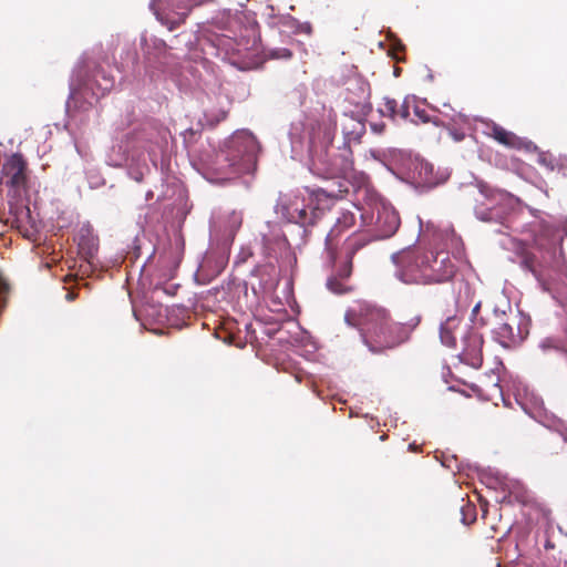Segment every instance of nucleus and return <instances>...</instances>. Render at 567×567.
Listing matches in <instances>:
<instances>
[{
  "label": "nucleus",
  "instance_id": "obj_17",
  "mask_svg": "<svg viewBox=\"0 0 567 567\" xmlns=\"http://www.w3.org/2000/svg\"><path fill=\"white\" fill-rule=\"evenodd\" d=\"M456 318H449L444 323L441 324L440 337L442 342L447 347H455L456 337L453 329L456 327Z\"/></svg>",
  "mask_w": 567,
  "mask_h": 567
},
{
  "label": "nucleus",
  "instance_id": "obj_6",
  "mask_svg": "<svg viewBox=\"0 0 567 567\" xmlns=\"http://www.w3.org/2000/svg\"><path fill=\"white\" fill-rule=\"evenodd\" d=\"M10 187L14 196H20L28 190V163L23 155L14 153L8 157L1 167L0 182Z\"/></svg>",
  "mask_w": 567,
  "mask_h": 567
},
{
  "label": "nucleus",
  "instance_id": "obj_27",
  "mask_svg": "<svg viewBox=\"0 0 567 567\" xmlns=\"http://www.w3.org/2000/svg\"><path fill=\"white\" fill-rule=\"evenodd\" d=\"M370 126H371V130L374 133H378V134H381V133H383L385 131V124L384 123H371Z\"/></svg>",
  "mask_w": 567,
  "mask_h": 567
},
{
  "label": "nucleus",
  "instance_id": "obj_25",
  "mask_svg": "<svg viewBox=\"0 0 567 567\" xmlns=\"http://www.w3.org/2000/svg\"><path fill=\"white\" fill-rule=\"evenodd\" d=\"M8 291H9L8 284L0 276V312L6 307Z\"/></svg>",
  "mask_w": 567,
  "mask_h": 567
},
{
  "label": "nucleus",
  "instance_id": "obj_22",
  "mask_svg": "<svg viewBox=\"0 0 567 567\" xmlns=\"http://www.w3.org/2000/svg\"><path fill=\"white\" fill-rule=\"evenodd\" d=\"M413 113L416 117V120H412L414 123H430L432 122L433 124L435 125H439V121L437 118H432L429 113L426 112L425 109L419 106V105H413Z\"/></svg>",
  "mask_w": 567,
  "mask_h": 567
},
{
  "label": "nucleus",
  "instance_id": "obj_28",
  "mask_svg": "<svg viewBox=\"0 0 567 567\" xmlns=\"http://www.w3.org/2000/svg\"><path fill=\"white\" fill-rule=\"evenodd\" d=\"M66 299L69 301H73L75 299V293L73 291H70L66 293Z\"/></svg>",
  "mask_w": 567,
  "mask_h": 567
},
{
  "label": "nucleus",
  "instance_id": "obj_10",
  "mask_svg": "<svg viewBox=\"0 0 567 567\" xmlns=\"http://www.w3.org/2000/svg\"><path fill=\"white\" fill-rule=\"evenodd\" d=\"M483 337L477 331H470L464 339V348L461 353L462 360L473 367L480 368L483 363Z\"/></svg>",
  "mask_w": 567,
  "mask_h": 567
},
{
  "label": "nucleus",
  "instance_id": "obj_18",
  "mask_svg": "<svg viewBox=\"0 0 567 567\" xmlns=\"http://www.w3.org/2000/svg\"><path fill=\"white\" fill-rule=\"evenodd\" d=\"M280 23L285 27H288L295 33H303L310 35L312 33V27L309 22H299L291 16H285L280 19Z\"/></svg>",
  "mask_w": 567,
  "mask_h": 567
},
{
  "label": "nucleus",
  "instance_id": "obj_4",
  "mask_svg": "<svg viewBox=\"0 0 567 567\" xmlns=\"http://www.w3.org/2000/svg\"><path fill=\"white\" fill-rule=\"evenodd\" d=\"M396 266L395 276L404 284L424 285L425 267L427 262V251L420 248H406L392 256Z\"/></svg>",
  "mask_w": 567,
  "mask_h": 567
},
{
  "label": "nucleus",
  "instance_id": "obj_24",
  "mask_svg": "<svg viewBox=\"0 0 567 567\" xmlns=\"http://www.w3.org/2000/svg\"><path fill=\"white\" fill-rule=\"evenodd\" d=\"M271 59H285L289 60L292 58V52L287 48H277L269 52Z\"/></svg>",
  "mask_w": 567,
  "mask_h": 567
},
{
  "label": "nucleus",
  "instance_id": "obj_29",
  "mask_svg": "<svg viewBox=\"0 0 567 567\" xmlns=\"http://www.w3.org/2000/svg\"><path fill=\"white\" fill-rule=\"evenodd\" d=\"M480 307H481V302H478L472 310L473 315H476L480 310Z\"/></svg>",
  "mask_w": 567,
  "mask_h": 567
},
{
  "label": "nucleus",
  "instance_id": "obj_26",
  "mask_svg": "<svg viewBox=\"0 0 567 567\" xmlns=\"http://www.w3.org/2000/svg\"><path fill=\"white\" fill-rule=\"evenodd\" d=\"M540 347L544 350L554 349V350L558 351L559 353H561L567 359V350H565L563 347H560L558 344H554L553 341L549 339H546L545 341H543Z\"/></svg>",
  "mask_w": 567,
  "mask_h": 567
},
{
  "label": "nucleus",
  "instance_id": "obj_32",
  "mask_svg": "<svg viewBox=\"0 0 567 567\" xmlns=\"http://www.w3.org/2000/svg\"><path fill=\"white\" fill-rule=\"evenodd\" d=\"M565 441L567 442V439H565Z\"/></svg>",
  "mask_w": 567,
  "mask_h": 567
},
{
  "label": "nucleus",
  "instance_id": "obj_1",
  "mask_svg": "<svg viewBox=\"0 0 567 567\" xmlns=\"http://www.w3.org/2000/svg\"><path fill=\"white\" fill-rule=\"evenodd\" d=\"M337 131V114L329 110L311 126L309 145L310 171L327 179H338L337 188H318L315 195L332 199L342 198L348 194L347 179L354 175L352 151L349 146L339 153L331 154L330 146Z\"/></svg>",
  "mask_w": 567,
  "mask_h": 567
},
{
  "label": "nucleus",
  "instance_id": "obj_7",
  "mask_svg": "<svg viewBox=\"0 0 567 567\" xmlns=\"http://www.w3.org/2000/svg\"><path fill=\"white\" fill-rule=\"evenodd\" d=\"M424 285L442 284L450 281L456 274V266L445 251H427Z\"/></svg>",
  "mask_w": 567,
  "mask_h": 567
},
{
  "label": "nucleus",
  "instance_id": "obj_3",
  "mask_svg": "<svg viewBox=\"0 0 567 567\" xmlns=\"http://www.w3.org/2000/svg\"><path fill=\"white\" fill-rule=\"evenodd\" d=\"M259 151L260 145L255 135L248 131L237 132L226 148L216 155L214 169L225 179L252 173L257 166Z\"/></svg>",
  "mask_w": 567,
  "mask_h": 567
},
{
  "label": "nucleus",
  "instance_id": "obj_14",
  "mask_svg": "<svg viewBox=\"0 0 567 567\" xmlns=\"http://www.w3.org/2000/svg\"><path fill=\"white\" fill-rule=\"evenodd\" d=\"M342 133L348 144L351 142H360L365 133V124L359 118L347 116L342 123Z\"/></svg>",
  "mask_w": 567,
  "mask_h": 567
},
{
  "label": "nucleus",
  "instance_id": "obj_8",
  "mask_svg": "<svg viewBox=\"0 0 567 567\" xmlns=\"http://www.w3.org/2000/svg\"><path fill=\"white\" fill-rule=\"evenodd\" d=\"M400 226V217L393 207L381 205L377 208V216L373 223V235L365 234L372 240L386 239L392 237Z\"/></svg>",
  "mask_w": 567,
  "mask_h": 567
},
{
  "label": "nucleus",
  "instance_id": "obj_30",
  "mask_svg": "<svg viewBox=\"0 0 567 567\" xmlns=\"http://www.w3.org/2000/svg\"><path fill=\"white\" fill-rule=\"evenodd\" d=\"M113 85V82L110 83V85L104 86V90H109Z\"/></svg>",
  "mask_w": 567,
  "mask_h": 567
},
{
  "label": "nucleus",
  "instance_id": "obj_12",
  "mask_svg": "<svg viewBox=\"0 0 567 567\" xmlns=\"http://www.w3.org/2000/svg\"><path fill=\"white\" fill-rule=\"evenodd\" d=\"M488 135L499 144L514 150H520L525 146V141L517 136L515 133L505 130L496 123L489 125Z\"/></svg>",
  "mask_w": 567,
  "mask_h": 567
},
{
  "label": "nucleus",
  "instance_id": "obj_13",
  "mask_svg": "<svg viewBox=\"0 0 567 567\" xmlns=\"http://www.w3.org/2000/svg\"><path fill=\"white\" fill-rule=\"evenodd\" d=\"M413 174L416 183L422 187L432 188L440 183L434 175L433 165L427 162H417Z\"/></svg>",
  "mask_w": 567,
  "mask_h": 567
},
{
  "label": "nucleus",
  "instance_id": "obj_23",
  "mask_svg": "<svg viewBox=\"0 0 567 567\" xmlns=\"http://www.w3.org/2000/svg\"><path fill=\"white\" fill-rule=\"evenodd\" d=\"M414 105V99L405 97L400 107L398 106V116L403 120H408L410 117V109Z\"/></svg>",
  "mask_w": 567,
  "mask_h": 567
},
{
  "label": "nucleus",
  "instance_id": "obj_9",
  "mask_svg": "<svg viewBox=\"0 0 567 567\" xmlns=\"http://www.w3.org/2000/svg\"><path fill=\"white\" fill-rule=\"evenodd\" d=\"M281 215L290 223L298 224L302 227L313 225L315 212L308 210L303 203V198L293 195L280 204Z\"/></svg>",
  "mask_w": 567,
  "mask_h": 567
},
{
  "label": "nucleus",
  "instance_id": "obj_2",
  "mask_svg": "<svg viewBox=\"0 0 567 567\" xmlns=\"http://www.w3.org/2000/svg\"><path fill=\"white\" fill-rule=\"evenodd\" d=\"M346 321L359 329L363 342L373 353L394 349L410 339L421 322L416 316L408 322H396L383 307L359 301L346 312Z\"/></svg>",
  "mask_w": 567,
  "mask_h": 567
},
{
  "label": "nucleus",
  "instance_id": "obj_20",
  "mask_svg": "<svg viewBox=\"0 0 567 567\" xmlns=\"http://www.w3.org/2000/svg\"><path fill=\"white\" fill-rule=\"evenodd\" d=\"M518 256L520 258V265L526 270L535 272V266H536V257L535 255L529 251L527 248L522 247L518 250Z\"/></svg>",
  "mask_w": 567,
  "mask_h": 567
},
{
  "label": "nucleus",
  "instance_id": "obj_11",
  "mask_svg": "<svg viewBox=\"0 0 567 567\" xmlns=\"http://www.w3.org/2000/svg\"><path fill=\"white\" fill-rule=\"evenodd\" d=\"M355 224V216L351 212H342L340 216L337 218L334 226L331 228L330 233L326 239V249L328 256L331 257L332 260H336V244L334 240L347 229L353 227Z\"/></svg>",
  "mask_w": 567,
  "mask_h": 567
},
{
  "label": "nucleus",
  "instance_id": "obj_31",
  "mask_svg": "<svg viewBox=\"0 0 567 567\" xmlns=\"http://www.w3.org/2000/svg\"><path fill=\"white\" fill-rule=\"evenodd\" d=\"M564 567H567V561L565 563Z\"/></svg>",
  "mask_w": 567,
  "mask_h": 567
},
{
  "label": "nucleus",
  "instance_id": "obj_16",
  "mask_svg": "<svg viewBox=\"0 0 567 567\" xmlns=\"http://www.w3.org/2000/svg\"><path fill=\"white\" fill-rule=\"evenodd\" d=\"M494 332L502 344H507L515 340L516 333L514 327L509 322L508 318L501 320L497 327L494 328Z\"/></svg>",
  "mask_w": 567,
  "mask_h": 567
},
{
  "label": "nucleus",
  "instance_id": "obj_5",
  "mask_svg": "<svg viewBox=\"0 0 567 567\" xmlns=\"http://www.w3.org/2000/svg\"><path fill=\"white\" fill-rule=\"evenodd\" d=\"M369 243H371V238L368 237L365 233H354L349 236L344 240L340 254L336 251V260H332L329 256L334 268V274L341 279H349L352 275V259L354 255Z\"/></svg>",
  "mask_w": 567,
  "mask_h": 567
},
{
  "label": "nucleus",
  "instance_id": "obj_21",
  "mask_svg": "<svg viewBox=\"0 0 567 567\" xmlns=\"http://www.w3.org/2000/svg\"><path fill=\"white\" fill-rule=\"evenodd\" d=\"M382 116H388L395 120L398 116V102L394 99L384 97L382 106L379 109Z\"/></svg>",
  "mask_w": 567,
  "mask_h": 567
},
{
  "label": "nucleus",
  "instance_id": "obj_15",
  "mask_svg": "<svg viewBox=\"0 0 567 567\" xmlns=\"http://www.w3.org/2000/svg\"><path fill=\"white\" fill-rule=\"evenodd\" d=\"M561 237L551 228H543L535 237L534 243L539 249L554 251Z\"/></svg>",
  "mask_w": 567,
  "mask_h": 567
},
{
  "label": "nucleus",
  "instance_id": "obj_19",
  "mask_svg": "<svg viewBox=\"0 0 567 567\" xmlns=\"http://www.w3.org/2000/svg\"><path fill=\"white\" fill-rule=\"evenodd\" d=\"M347 279H341L337 274L333 275L327 280V287L330 291L342 295L350 291V287L346 282Z\"/></svg>",
  "mask_w": 567,
  "mask_h": 567
}]
</instances>
